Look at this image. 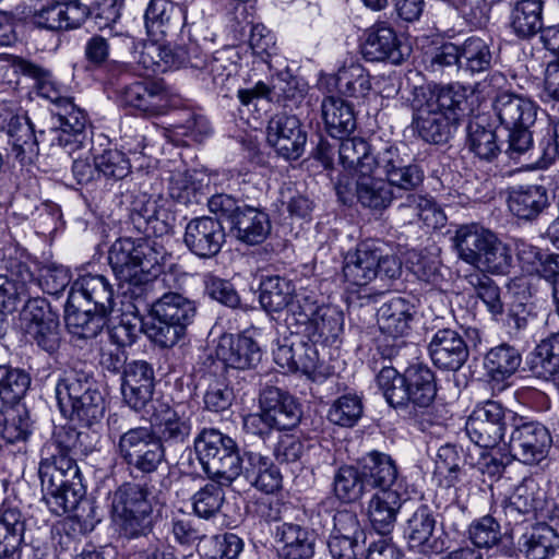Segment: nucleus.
I'll return each mask as SVG.
<instances>
[{
	"instance_id": "nucleus-1",
	"label": "nucleus",
	"mask_w": 559,
	"mask_h": 559,
	"mask_svg": "<svg viewBox=\"0 0 559 559\" xmlns=\"http://www.w3.org/2000/svg\"><path fill=\"white\" fill-rule=\"evenodd\" d=\"M194 450L210 479L229 486L239 476L258 490L273 493L282 487V475L273 462L260 453L243 451L216 429H204L194 440Z\"/></svg>"
},
{
	"instance_id": "nucleus-2",
	"label": "nucleus",
	"mask_w": 559,
	"mask_h": 559,
	"mask_svg": "<svg viewBox=\"0 0 559 559\" xmlns=\"http://www.w3.org/2000/svg\"><path fill=\"white\" fill-rule=\"evenodd\" d=\"M7 255L5 273L2 274V314L12 313L23 304L17 318L13 319V328L24 334L57 313L46 299L29 298L28 285L34 282V275L22 260L24 252L17 247H9L3 252V257Z\"/></svg>"
},
{
	"instance_id": "nucleus-3",
	"label": "nucleus",
	"mask_w": 559,
	"mask_h": 559,
	"mask_svg": "<svg viewBox=\"0 0 559 559\" xmlns=\"http://www.w3.org/2000/svg\"><path fill=\"white\" fill-rule=\"evenodd\" d=\"M377 383L391 407L412 417L428 409L437 395L436 374L423 364L411 365L404 373L383 367Z\"/></svg>"
},
{
	"instance_id": "nucleus-4",
	"label": "nucleus",
	"mask_w": 559,
	"mask_h": 559,
	"mask_svg": "<svg viewBox=\"0 0 559 559\" xmlns=\"http://www.w3.org/2000/svg\"><path fill=\"white\" fill-rule=\"evenodd\" d=\"M109 437L114 439L116 455L131 471L142 475L155 473L166 460L165 448L146 426L127 427L117 414L107 419Z\"/></svg>"
},
{
	"instance_id": "nucleus-5",
	"label": "nucleus",
	"mask_w": 559,
	"mask_h": 559,
	"mask_svg": "<svg viewBox=\"0 0 559 559\" xmlns=\"http://www.w3.org/2000/svg\"><path fill=\"white\" fill-rule=\"evenodd\" d=\"M166 255L158 239L124 237L111 245L108 260L117 280L140 285L158 275Z\"/></svg>"
},
{
	"instance_id": "nucleus-6",
	"label": "nucleus",
	"mask_w": 559,
	"mask_h": 559,
	"mask_svg": "<svg viewBox=\"0 0 559 559\" xmlns=\"http://www.w3.org/2000/svg\"><path fill=\"white\" fill-rule=\"evenodd\" d=\"M88 16V8L78 1L57 0L32 11L17 5L14 10H2V46H11L17 40V28L29 19L38 28L48 31L73 29L80 27Z\"/></svg>"
},
{
	"instance_id": "nucleus-7",
	"label": "nucleus",
	"mask_w": 559,
	"mask_h": 559,
	"mask_svg": "<svg viewBox=\"0 0 559 559\" xmlns=\"http://www.w3.org/2000/svg\"><path fill=\"white\" fill-rule=\"evenodd\" d=\"M197 312L194 300L179 293H165L153 302L151 321L145 324L144 332L156 346L171 348L186 336Z\"/></svg>"
},
{
	"instance_id": "nucleus-8",
	"label": "nucleus",
	"mask_w": 559,
	"mask_h": 559,
	"mask_svg": "<svg viewBox=\"0 0 559 559\" xmlns=\"http://www.w3.org/2000/svg\"><path fill=\"white\" fill-rule=\"evenodd\" d=\"M343 275L346 282L367 286L373 280L388 283L402 274V262L394 254L383 252L379 241L366 240L344 257Z\"/></svg>"
},
{
	"instance_id": "nucleus-9",
	"label": "nucleus",
	"mask_w": 559,
	"mask_h": 559,
	"mask_svg": "<svg viewBox=\"0 0 559 559\" xmlns=\"http://www.w3.org/2000/svg\"><path fill=\"white\" fill-rule=\"evenodd\" d=\"M211 213L229 224L230 233L242 243L254 246L263 242L271 231L269 215L230 194L218 193L207 200Z\"/></svg>"
},
{
	"instance_id": "nucleus-10",
	"label": "nucleus",
	"mask_w": 559,
	"mask_h": 559,
	"mask_svg": "<svg viewBox=\"0 0 559 559\" xmlns=\"http://www.w3.org/2000/svg\"><path fill=\"white\" fill-rule=\"evenodd\" d=\"M150 491L144 485L124 483L110 496L111 515L127 538L146 536L152 528Z\"/></svg>"
},
{
	"instance_id": "nucleus-11",
	"label": "nucleus",
	"mask_w": 559,
	"mask_h": 559,
	"mask_svg": "<svg viewBox=\"0 0 559 559\" xmlns=\"http://www.w3.org/2000/svg\"><path fill=\"white\" fill-rule=\"evenodd\" d=\"M187 53L189 68L206 86L211 85L224 96L236 87L239 63L233 48H224L209 56L198 43L190 41Z\"/></svg>"
},
{
	"instance_id": "nucleus-12",
	"label": "nucleus",
	"mask_w": 559,
	"mask_h": 559,
	"mask_svg": "<svg viewBox=\"0 0 559 559\" xmlns=\"http://www.w3.org/2000/svg\"><path fill=\"white\" fill-rule=\"evenodd\" d=\"M117 99L122 108L140 117L164 115L169 105V93L163 80L142 78L119 85Z\"/></svg>"
},
{
	"instance_id": "nucleus-13",
	"label": "nucleus",
	"mask_w": 559,
	"mask_h": 559,
	"mask_svg": "<svg viewBox=\"0 0 559 559\" xmlns=\"http://www.w3.org/2000/svg\"><path fill=\"white\" fill-rule=\"evenodd\" d=\"M2 131L7 135V156L21 164L37 153V140L27 112L17 99L2 98Z\"/></svg>"
},
{
	"instance_id": "nucleus-14",
	"label": "nucleus",
	"mask_w": 559,
	"mask_h": 559,
	"mask_svg": "<svg viewBox=\"0 0 559 559\" xmlns=\"http://www.w3.org/2000/svg\"><path fill=\"white\" fill-rule=\"evenodd\" d=\"M515 415L496 401L477 405L469 415L465 431L472 442L480 448H493L502 440L507 423Z\"/></svg>"
},
{
	"instance_id": "nucleus-15",
	"label": "nucleus",
	"mask_w": 559,
	"mask_h": 559,
	"mask_svg": "<svg viewBox=\"0 0 559 559\" xmlns=\"http://www.w3.org/2000/svg\"><path fill=\"white\" fill-rule=\"evenodd\" d=\"M551 443L550 432L545 425L515 418L509 440V451L513 459L526 465H536L546 459Z\"/></svg>"
},
{
	"instance_id": "nucleus-16",
	"label": "nucleus",
	"mask_w": 559,
	"mask_h": 559,
	"mask_svg": "<svg viewBox=\"0 0 559 559\" xmlns=\"http://www.w3.org/2000/svg\"><path fill=\"white\" fill-rule=\"evenodd\" d=\"M150 417L154 438L162 447L182 445L189 439L192 430L190 416L179 406L171 407L167 403L155 401Z\"/></svg>"
},
{
	"instance_id": "nucleus-17",
	"label": "nucleus",
	"mask_w": 559,
	"mask_h": 559,
	"mask_svg": "<svg viewBox=\"0 0 559 559\" xmlns=\"http://www.w3.org/2000/svg\"><path fill=\"white\" fill-rule=\"evenodd\" d=\"M437 519L427 504H420L406 520L404 537L408 546L424 555H439L448 546L443 533L437 534Z\"/></svg>"
},
{
	"instance_id": "nucleus-18",
	"label": "nucleus",
	"mask_w": 559,
	"mask_h": 559,
	"mask_svg": "<svg viewBox=\"0 0 559 559\" xmlns=\"http://www.w3.org/2000/svg\"><path fill=\"white\" fill-rule=\"evenodd\" d=\"M226 242V231L218 218L194 217L185 227L183 243L200 259L216 257Z\"/></svg>"
},
{
	"instance_id": "nucleus-19",
	"label": "nucleus",
	"mask_w": 559,
	"mask_h": 559,
	"mask_svg": "<svg viewBox=\"0 0 559 559\" xmlns=\"http://www.w3.org/2000/svg\"><path fill=\"white\" fill-rule=\"evenodd\" d=\"M266 140L287 160L298 159L305 151L307 133L296 115H276L267 124Z\"/></svg>"
},
{
	"instance_id": "nucleus-20",
	"label": "nucleus",
	"mask_w": 559,
	"mask_h": 559,
	"mask_svg": "<svg viewBox=\"0 0 559 559\" xmlns=\"http://www.w3.org/2000/svg\"><path fill=\"white\" fill-rule=\"evenodd\" d=\"M168 217L169 213L159 197L144 192L134 195L130 209V222L140 234L154 239L167 235L171 229Z\"/></svg>"
},
{
	"instance_id": "nucleus-21",
	"label": "nucleus",
	"mask_w": 559,
	"mask_h": 559,
	"mask_svg": "<svg viewBox=\"0 0 559 559\" xmlns=\"http://www.w3.org/2000/svg\"><path fill=\"white\" fill-rule=\"evenodd\" d=\"M51 114L56 119L52 145L63 147L68 153L81 148L86 141L87 117L85 112L70 97L60 106L52 108Z\"/></svg>"
},
{
	"instance_id": "nucleus-22",
	"label": "nucleus",
	"mask_w": 559,
	"mask_h": 559,
	"mask_svg": "<svg viewBox=\"0 0 559 559\" xmlns=\"http://www.w3.org/2000/svg\"><path fill=\"white\" fill-rule=\"evenodd\" d=\"M155 386L154 369L145 360H132L122 371L121 393L126 404L140 412L145 409L152 400Z\"/></svg>"
},
{
	"instance_id": "nucleus-23",
	"label": "nucleus",
	"mask_w": 559,
	"mask_h": 559,
	"mask_svg": "<svg viewBox=\"0 0 559 559\" xmlns=\"http://www.w3.org/2000/svg\"><path fill=\"white\" fill-rule=\"evenodd\" d=\"M412 127L426 142L443 144L449 141L457 122L454 117H447L440 110H435L415 98L412 102Z\"/></svg>"
},
{
	"instance_id": "nucleus-24",
	"label": "nucleus",
	"mask_w": 559,
	"mask_h": 559,
	"mask_svg": "<svg viewBox=\"0 0 559 559\" xmlns=\"http://www.w3.org/2000/svg\"><path fill=\"white\" fill-rule=\"evenodd\" d=\"M361 53L369 61H386L392 64H401L408 56L409 49L401 44L391 26L381 23L368 31L361 46Z\"/></svg>"
},
{
	"instance_id": "nucleus-25",
	"label": "nucleus",
	"mask_w": 559,
	"mask_h": 559,
	"mask_svg": "<svg viewBox=\"0 0 559 559\" xmlns=\"http://www.w3.org/2000/svg\"><path fill=\"white\" fill-rule=\"evenodd\" d=\"M260 409L277 430L295 428L301 419L302 411L297 400L287 391L276 386L264 388L259 396Z\"/></svg>"
},
{
	"instance_id": "nucleus-26",
	"label": "nucleus",
	"mask_w": 559,
	"mask_h": 559,
	"mask_svg": "<svg viewBox=\"0 0 559 559\" xmlns=\"http://www.w3.org/2000/svg\"><path fill=\"white\" fill-rule=\"evenodd\" d=\"M430 358L440 369L457 371L469 357L462 335L452 329L438 330L428 345Z\"/></svg>"
},
{
	"instance_id": "nucleus-27",
	"label": "nucleus",
	"mask_w": 559,
	"mask_h": 559,
	"mask_svg": "<svg viewBox=\"0 0 559 559\" xmlns=\"http://www.w3.org/2000/svg\"><path fill=\"white\" fill-rule=\"evenodd\" d=\"M414 97L435 110L456 118L459 123L467 110L466 91L459 84L426 85L415 87Z\"/></svg>"
},
{
	"instance_id": "nucleus-28",
	"label": "nucleus",
	"mask_w": 559,
	"mask_h": 559,
	"mask_svg": "<svg viewBox=\"0 0 559 559\" xmlns=\"http://www.w3.org/2000/svg\"><path fill=\"white\" fill-rule=\"evenodd\" d=\"M68 298L70 302L85 300L94 305V310L110 316L115 309V292L103 274H84L72 284Z\"/></svg>"
},
{
	"instance_id": "nucleus-29",
	"label": "nucleus",
	"mask_w": 559,
	"mask_h": 559,
	"mask_svg": "<svg viewBox=\"0 0 559 559\" xmlns=\"http://www.w3.org/2000/svg\"><path fill=\"white\" fill-rule=\"evenodd\" d=\"M492 109L500 127L506 130L533 127L537 118L538 106L522 95L501 92L496 96Z\"/></svg>"
},
{
	"instance_id": "nucleus-30",
	"label": "nucleus",
	"mask_w": 559,
	"mask_h": 559,
	"mask_svg": "<svg viewBox=\"0 0 559 559\" xmlns=\"http://www.w3.org/2000/svg\"><path fill=\"white\" fill-rule=\"evenodd\" d=\"M377 171H381L386 177V182L391 187L411 191L419 187L424 180V173L416 164L408 163L401 156L399 148L394 146L385 147L379 152Z\"/></svg>"
},
{
	"instance_id": "nucleus-31",
	"label": "nucleus",
	"mask_w": 559,
	"mask_h": 559,
	"mask_svg": "<svg viewBox=\"0 0 559 559\" xmlns=\"http://www.w3.org/2000/svg\"><path fill=\"white\" fill-rule=\"evenodd\" d=\"M507 203L513 216L532 223L549 209L550 199L542 185H521L509 188Z\"/></svg>"
},
{
	"instance_id": "nucleus-32",
	"label": "nucleus",
	"mask_w": 559,
	"mask_h": 559,
	"mask_svg": "<svg viewBox=\"0 0 559 559\" xmlns=\"http://www.w3.org/2000/svg\"><path fill=\"white\" fill-rule=\"evenodd\" d=\"M96 391L98 388L91 367L81 362L66 369L55 388L60 411Z\"/></svg>"
},
{
	"instance_id": "nucleus-33",
	"label": "nucleus",
	"mask_w": 559,
	"mask_h": 559,
	"mask_svg": "<svg viewBox=\"0 0 559 559\" xmlns=\"http://www.w3.org/2000/svg\"><path fill=\"white\" fill-rule=\"evenodd\" d=\"M275 539L281 545V559H313L317 548L316 533L295 523L276 526Z\"/></svg>"
},
{
	"instance_id": "nucleus-34",
	"label": "nucleus",
	"mask_w": 559,
	"mask_h": 559,
	"mask_svg": "<svg viewBox=\"0 0 559 559\" xmlns=\"http://www.w3.org/2000/svg\"><path fill=\"white\" fill-rule=\"evenodd\" d=\"M216 355L226 366L241 370L257 366L261 359L257 342L241 334L221 337Z\"/></svg>"
},
{
	"instance_id": "nucleus-35",
	"label": "nucleus",
	"mask_w": 559,
	"mask_h": 559,
	"mask_svg": "<svg viewBox=\"0 0 559 559\" xmlns=\"http://www.w3.org/2000/svg\"><path fill=\"white\" fill-rule=\"evenodd\" d=\"M320 109L324 129L330 136L344 139L356 130L354 106L342 97L334 95L323 97Z\"/></svg>"
},
{
	"instance_id": "nucleus-36",
	"label": "nucleus",
	"mask_w": 559,
	"mask_h": 559,
	"mask_svg": "<svg viewBox=\"0 0 559 559\" xmlns=\"http://www.w3.org/2000/svg\"><path fill=\"white\" fill-rule=\"evenodd\" d=\"M359 464L367 486L379 490L402 488L399 469L391 455L373 450L364 455Z\"/></svg>"
},
{
	"instance_id": "nucleus-37",
	"label": "nucleus",
	"mask_w": 559,
	"mask_h": 559,
	"mask_svg": "<svg viewBox=\"0 0 559 559\" xmlns=\"http://www.w3.org/2000/svg\"><path fill=\"white\" fill-rule=\"evenodd\" d=\"M518 545L525 559H559V534L547 524L526 530Z\"/></svg>"
},
{
	"instance_id": "nucleus-38",
	"label": "nucleus",
	"mask_w": 559,
	"mask_h": 559,
	"mask_svg": "<svg viewBox=\"0 0 559 559\" xmlns=\"http://www.w3.org/2000/svg\"><path fill=\"white\" fill-rule=\"evenodd\" d=\"M343 326V312L335 307L321 305L319 313L302 330L297 329L294 333L302 334L312 343L332 345L338 340Z\"/></svg>"
},
{
	"instance_id": "nucleus-39",
	"label": "nucleus",
	"mask_w": 559,
	"mask_h": 559,
	"mask_svg": "<svg viewBox=\"0 0 559 559\" xmlns=\"http://www.w3.org/2000/svg\"><path fill=\"white\" fill-rule=\"evenodd\" d=\"M401 488L379 490L368 503V516L372 527L380 534L385 535L393 530L397 514L403 504Z\"/></svg>"
},
{
	"instance_id": "nucleus-40",
	"label": "nucleus",
	"mask_w": 559,
	"mask_h": 559,
	"mask_svg": "<svg viewBox=\"0 0 559 559\" xmlns=\"http://www.w3.org/2000/svg\"><path fill=\"white\" fill-rule=\"evenodd\" d=\"M108 317L94 309H82L81 302H70L68 298L64 322L69 333L74 337L82 340L96 337L107 325Z\"/></svg>"
},
{
	"instance_id": "nucleus-41",
	"label": "nucleus",
	"mask_w": 559,
	"mask_h": 559,
	"mask_svg": "<svg viewBox=\"0 0 559 559\" xmlns=\"http://www.w3.org/2000/svg\"><path fill=\"white\" fill-rule=\"evenodd\" d=\"M338 160L344 169L361 174L377 171L379 153L373 155L370 144L361 138L341 139Z\"/></svg>"
},
{
	"instance_id": "nucleus-42",
	"label": "nucleus",
	"mask_w": 559,
	"mask_h": 559,
	"mask_svg": "<svg viewBox=\"0 0 559 559\" xmlns=\"http://www.w3.org/2000/svg\"><path fill=\"white\" fill-rule=\"evenodd\" d=\"M412 305L403 298L384 302L377 313V322L382 334L393 340L404 336L413 320Z\"/></svg>"
},
{
	"instance_id": "nucleus-43",
	"label": "nucleus",
	"mask_w": 559,
	"mask_h": 559,
	"mask_svg": "<svg viewBox=\"0 0 559 559\" xmlns=\"http://www.w3.org/2000/svg\"><path fill=\"white\" fill-rule=\"evenodd\" d=\"M38 474L44 492L43 499L51 513L62 515L76 507L59 503L63 501V495L68 493V477L58 472L56 464L51 465L41 460Z\"/></svg>"
},
{
	"instance_id": "nucleus-44",
	"label": "nucleus",
	"mask_w": 559,
	"mask_h": 559,
	"mask_svg": "<svg viewBox=\"0 0 559 559\" xmlns=\"http://www.w3.org/2000/svg\"><path fill=\"white\" fill-rule=\"evenodd\" d=\"M188 45L171 48L170 46L151 43L144 46L140 62L153 72H166L174 68L188 66Z\"/></svg>"
},
{
	"instance_id": "nucleus-45",
	"label": "nucleus",
	"mask_w": 559,
	"mask_h": 559,
	"mask_svg": "<svg viewBox=\"0 0 559 559\" xmlns=\"http://www.w3.org/2000/svg\"><path fill=\"white\" fill-rule=\"evenodd\" d=\"M373 174H361L356 179V199L364 206L370 210L386 209L393 198L390 185Z\"/></svg>"
},
{
	"instance_id": "nucleus-46",
	"label": "nucleus",
	"mask_w": 559,
	"mask_h": 559,
	"mask_svg": "<svg viewBox=\"0 0 559 559\" xmlns=\"http://www.w3.org/2000/svg\"><path fill=\"white\" fill-rule=\"evenodd\" d=\"M510 26L520 38H530L543 29V1L520 0L510 14Z\"/></svg>"
},
{
	"instance_id": "nucleus-47",
	"label": "nucleus",
	"mask_w": 559,
	"mask_h": 559,
	"mask_svg": "<svg viewBox=\"0 0 559 559\" xmlns=\"http://www.w3.org/2000/svg\"><path fill=\"white\" fill-rule=\"evenodd\" d=\"M521 361L522 358L516 348L501 344L486 354L484 367L490 380L501 384L516 372Z\"/></svg>"
},
{
	"instance_id": "nucleus-48",
	"label": "nucleus",
	"mask_w": 559,
	"mask_h": 559,
	"mask_svg": "<svg viewBox=\"0 0 559 559\" xmlns=\"http://www.w3.org/2000/svg\"><path fill=\"white\" fill-rule=\"evenodd\" d=\"M207 185L204 183V177L197 171L171 173L168 185V192L171 199L181 204L200 203L205 195Z\"/></svg>"
},
{
	"instance_id": "nucleus-49",
	"label": "nucleus",
	"mask_w": 559,
	"mask_h": 559,
	"mask_svg": "<svg viewBox=\"0 0 559 559\" xmlns=\"http://www.w3.org/2000/svg\"><path fill=\"white\" fill-rule=\"evenodd\" d=\"M259 300L267 312H281L287 309L295 287L290 281L278 275L265 276L259 286Z\"/></svg>"
},
{
	"instance_id": "nucleus-50",
	"label": "nucleus",
	"mask_w": 559,
	"mask_h": 559,
	"mask_svg": "<svg viewBox=\"0 0 559 559\" xmlns=\"http://www.w3.org/2000/svg\"><path fill=\"white\" fill-rule=\"evenodd\" d=\"M457 47L460 51V70L474 74L490 69L492 51L487 40L478 36H471Z\"/></svg>"
},
{
	"instance_id": "nucleus-51",
	"label": "nucleus",
	"mask_w": 559,
	"mask_h": 559,
	"mask_svg": "<svg viewBox=\"0 0 559 559\" xmlns=\"http://www.w3.org/2000/svg\"><path fill=\"white\" fill-rule=\"evenodd\" d=\"M2 559H20L25 522L17 506L4 508L2 503Z\"/></svg>"
},
{
	"instance_id": "nucleus-52",
	"label": "nucleus",
	"mask_w": 559,
	"mask_h": 559,
	"mask_svg": "<svg viewBox=\"0 0 559 559\" xmlns=\"http://www.w3.org/2000/svg\"><path fill=\"white\" fill-rule=\"evenodd\" d=\"M366 478L361 469L353 465H343L335 471L333 492L343 503L358 501L366 490Z\"/></svg>"
},
{
	"instance_id": "nucleus-53",
	"label": "nucleus",
	"mask_w": 559,
	"mask_h": 559,
	"mask_svg": "<svg viewBox=\"0 0 559 559\" xmlns=\"http://www.w3.org/2000/svg\"><path fill=\"white\" fill-rule=\"evenodd\" d=\"M29 433L31 419L25 404H2V439L15 443L25 441Z\"/></svg>"
},
{
	"instance_id": "nucleus-54",
	"label": "nucleus",
	"mask_w": 559,
	"mask_h": 559,
	"mask_svg": "<svg viewBox=\"0 0 559 559\" xmlns=\"http://www.w3.org/2000/svg\"><path fill=\"white\" fill-rule=\"evenodd\" d=\"M531 128L506 129L508 131L506 154L510 159L522 163L525 167L539 168L538 150L535 152Z\"/></svg>"
},
{
	"instance_id": "nucleus-55",
	"label": "nucleus",
	"mask_w": 559,
	"mask_h": 559,
	"mask_svg": "<svg viewBox=\"0 0 559 559\" xmlns=\"http://www.w3.org/2000/svg\"><path fill=\"white\" fill-rule=\"evenodd\" d=\"M44 462L55 465L59 473L68 477V493L63 495V503L67 506H78L80 499L85 495V487L82 483V475L76 464V460L70 455L52 454L43 459Z\"/></svg>"
},
{
	"instance_id": "nucleus-56",
	"label": "nucleus",
	"mask_w": 559,
	"mask_h": 559,
	"mask_svg": "<svg viewBox=\"0 0 559 559\" xmlns=\"http://www.w3.org/2000/svg\"><path fill=\"white\" fill-rule=\"evenodd\" d=\"M273 98L274 103L293 111L298 109L304 103L308 86L301 80L293 76L288 72H282L273 79Z\"/></svg>"
},
{
	"instance_id": "nucleus-57",
	"label": "nucleus",
	"mask_w": 559,
	"mask_h": 559,
	"mask_svg": "<svg viewBox=\"0 0 559 559\" xmlns=\"http://www.w3.org/2000/svg\"><path fill=\"white\" fill-rule=\"evenodd\" d=\"M467 284L473 288L477 298L486 306L495 320L502 318L504 305L501 299V289L496 282L484 272H473L466 275Z\"/></svg>"
},
{
	"instance_id": "nucleus-58",
	"label": "nucleus",
	"mask_w": 559,
	"mask_h": 559,
	"mask_svg": "<svg viewBox=\"0 0 559 559\" xmlns=\"http://www.w3.org/2000/svg\"><path fill=\"white\" fill-rule=\"evenodd\" d=\"M335 82L338 92L348 97H365L371 90L369 73L357 62L343 66L336 73Z\"/></svg>"
},
{
	"instance_id": "nucleus-59",
	"label": "nucleus",
	"mask_w": 559,
	"mask_h": 559,
	"mask_svg": "<svg viewBox=\"0 0 559 559\" xmlns=\"http://www.w3.org/2000/svg\"><path fill=\"white\" fill-rule=\"evenodd\" d=\"M61 414L70 420H78L83 426L91 427L100 421L105 414V401L100 391L92 392L84 399L76 401L64 409Z\"/></svg>"
},
{
	"instance_id": "nucleus-60",
	"label": "nucleus",
	"mask_w": 559,
	"mask_h": 559,
	"mask_svg": "<svg viewBox=\"0 0 559 559\" xmlns=\"http://www.w3.org/2000/svg\"><path fill=\"white\" fill-rule=\"evenodd\" d=\"M469 150L480 159L491 162L501 153L496 131L478 120L468 124Z\"/></svg>"
},
{
	"instance_id": "nucleus-61",
	"label": "nucleus",
	"mask_w": 559,
	"mask_h": 559,
	"mask_svg": "<svg viewBox=\"0 0 559 559\" xmlns=\"http://www.w3.org/2000/svg\"><path fill=\"white\" fill-rule=\"evenodd\" d=\"M488 231L489 229L475 224L463 225L457 228L454 236V247L459 258L471 265L475 264Z\"/></svg>"
},
{
	"instance_id": "nucleus-62",
	"label": "nucleus",
	"mask_w": 559,
	"mask_h": 559,
	"mask_svg": "<svg viewBox=\"0 0 559 559\" xmlns=\"http://www.w3.org/2000/svg\"><path fill=\"white\" fill-rule=\"evenodd\" d=\"M320 308L313 293L306 289L294 292L287 307L286 322L290 328L296 325V330H302L319 313Z\"/></svg>"
},
{
	"instance_id": "nucleus-63",
	"label": "nucleus",
	"mask_w": 559,
	"mask_h": 559,
	"mask_svg": "<svg viewBox=\"0 0 559 559\" xmlns=\"http://www.w3.org/2000/svg\"><path fill=\"white\" fill-rule=\"evenodd\" d=\"M514 504L530 513L545 512L548 510L546 491L540 488L534 478H525L509 496Z\"/></svg>"
},
{
	"instance_id": "nucleus-64",
	"label": "nucleus",
	"mask_w": 559,
	"mask_h": 559,
	"mask_svg": "<svg viewBox=\"0 0 559 559\" xmlns=\"http://www.w3.org/2000/svg\"><path fill=\"white\" fill-rule=\"evenodd\" d=\"M223 485L213 481L200 488L191 498L194 513L202 519L214 518L225 501Z\"/></svg>"
}]
</instances>
